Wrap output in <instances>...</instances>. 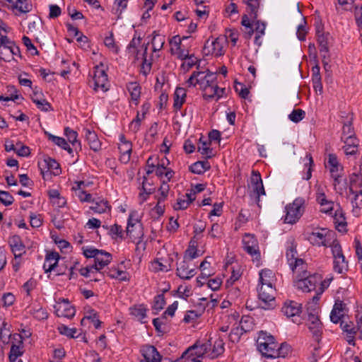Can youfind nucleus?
I'll use <instances>...</instances> for the list:
<instances>
[{
  "instance_id": "nucleus-1",
  "label": "nucleus",
  "mask_w": 362,
  "mask_h": 362,
  "mask_svg": "<svg viewBox=\"0 0 362 362\" xmlns=\"http://www.w3.org/2000/svg\"><path fill=\"white\" fill-rule=\"evenodd\" d=\"M82 252L86 258H93L94 259V264L92 265L97 272L100 271L109 264L112 260V255L110 252L103 250H98L93 246H83Z\"/></svg>"
},
{
  "instance_id": "nucleus-2",
  "label": "nucleus",
  "mask_w": 362,
  "mask_h": 362,
  "mask_svg": "<svg viewBox=\"0 0 362 362\" xmlns=\"http://www.w3.org/2000/svg\"><path fill=\"white\" fill-rule=\"evenodd\" d=\"M296 247L295 240L293 238H288L286 245V257L292 272L300 274L305 272V263L301 258L298 257Z\"/></svg>"
},
{
  "instance_id": "nucleus-3",
  "label": "nucleus",
  "mask_w": 362,
  "mask_h": 362,
  "mask_svg": "<svg viewBox=\"0 0 362 362\" xmlns=\"http://www.w3.org/2000/svg\"><path fill=\"white\" fill-rule=\"evenodd\" d=\"M257 346L263 356L275 358L274 354H276L275 349L277 347V342L272 334L263 331L259 332L257 339Z\"/></svg>"
},
{
  "instance_id": "nucleus-4",
  "label": "nucleus",
  "mask_w": 362,
  "mask_h": 362,
  "mask_svg": "<svg viewBox=\"0 0 362 362\" xmlns=\"http://www.w3.org/2000/svg\"><path fill=\"white\" fill-rule=\"evenodd\" d=\"M305 209V199L297 197L293 202L285 207L286 215L284 218L285 223L294 224L302 216Z\"/></svg>"
},
{
  "instance_id": "nucleus-5",
  "label": "nucleus",
  "mask_w": 362,
  "mask_h": 362,
  "mask_svg": "<svg viewBox=\"0 0 362 362\" xmlns=\"http://www.w3.org/2000/svg\"><path fill=\"white\" fill-rule=\"evenodd\" d=\"M216 79L215 74L209 71H194L187 81L189 87H194L199 85L201 89L206 88L214 83Z\"/></svg>"
},
{
  "instance_id": "nucleus-6",
  "label": "nucleus",
  "mask_w": 362,
  "mask_h": 362,
  "mask_svg": "<svg viewBox=\"0 0 362 362\" xmlns=\"http://www.w3.org/2000/svg\"><path fill=\"white\" fill-rule=\"evenodd\" d=\"M275 289L273 286H259L258 296L261 301L260 306L265 310L273 308L275 306Z\"/></svg>"
},
{
  "instance_id": "nucleus-7",
  "label": "nucleus",
  "mask_w": 362,
  "mask_h": 362,
  "mask_svg": "<svg viewBox=\"0 0 362 362\" xmlns=\"http://www.w3.org/2000/svg\"><path fill=\"white\" fill-rule=\"evenodd\" d=\"M311 305L308 307V328L313 333L315 340L319 341L320 335L322 334V324L320 321L318 316L316 315L317 308L316 305L311 303Z\"/></svg>"
},
{
  "instance_id": "nucleus-8",
  "label": "nucleus",
  "mask_w": 362,
  "mask_h": 362,
  "mask_svg": "<svg viewBox=\"0 0 362 362\" xmlns=\"http://www.w3.org/2000/svg\"><path fill=\"white\" fill-rule=\"evenodd\" d=\"M226 39L224 37H218L212 40H207L204 47L205 54H211L215 57L223 55Z\"/></svg>"
},
{
  "instance_id": "nucleus-9",
  "label": "nucleus",
  "mask_w": 362,
  "mask_h": 362,
  "mask_svg": "<svg viewBox=\"0 0 362 362\" xmlns=\"http://www.w3.org/2000/svg\"><path fill=\"white\" fill-rule=\"evenodd\" d=\"M305 272H301L300 274H298V281H296V286L298 288L302 290L303 292H310L315 290L316 286L320 283L321 280V276L319 274H314L303 277Z\"/></svg>"
},
{
  "instance_id": "nucleus-10",
  "label": "nucleus",
  "mask_w": 362,
  "mask_h": 362,
  "mask_svg": "<svg viewBox=\"0 0 362 362\" xmlns=\"http://www.w3.org/2000/svg\"><path fill=\"white\" fill-rule=\"evenodd\" d=\"M93 88L95 90H102L107 91L108 90L107 75L104 69L103 65H97L93 71Z\"/></svg>"
},
{
  "instance_id": "nucleus-11",
  "label": "nucleus",
  "mask_w": 362,
  "mask_h": 362,
  "mask_svg": "<svg viewBox=\"0 0 362 362\" xmlns=\"http://www.w3.org/2000/svg\"><path fill=\"white\" fill-rule=\"evenodd\" d=\"M127 234L134 241H139L144 236L142 224L137 218H133L132 214H131L128 218Z\"/></svg>"
},
{
  "instance_id": "nucleus-12",
  "label": "nucleus",
  "mask_w": 362,
  "mask_h": 362,
  "mask_svg": "<svg viewBox=\"0 0 362 362\" xmlns=\"http://www.w3.org/2000/svg\"><path fill=\"white\" fill-rule=\"evenodd\" d=\"M140 353L144 359L140 362H161L163 356L157 349L150 344H145L140 349Z\"/></svg>"
},
{
  "instance_id": "nucleus-13",
  "label": "nucleus",
  "mask_w": 362,
  "mask_h": 362,
  "mask_svg": "<svg viewBox=\"0 0 362 362\" xmlns=\"http://www.w3.org/2000/svg\"><path fill=\"white\" fill-rule=\"evenodd\" d=\"M327 167L334 180V185L336 186L340 182L341 171L342 170V167L339 164L336 155L329 154Z\"/></svg>"
},
{
  "instance_id": "nucleus-14",
  "label": "nucleus",
  "mask_w": 362,
  "mask_h": 362,
  "mask_svg": "<svg viewBox=\"0 0 362 362\" xmlns=\"http://www.w3.org/2000/svg\"><path fill=\"white\" fill-rule=\"evenodd\" d=\"M317 40L320 47V52L322 58V62L325 65L328 64L327 59L329 57V40L330 38L329 34L322 33L319 29L317 30Z\"/></svg>"
},
{
  "instance_id": "nucleus-15",
  "label": "nucleus",
  "mask_w": 362,
  "mask_h": 362,
  "mask_svg": "<svg viewBox=\"0 0 362 362\" xmlns=\"http://www.w3.org/2000/svg\"><path fill=\"white\" fill-rule=\"evenodd\" d=\"M210 344L205 343L202 344H194L193 346L189 347L185 350L182 354V358L185 357H197L203 358L205 355L208 356L209 349Z\"/></svg>"
},
{
  "instance_id": "nucleus-16",
  "label": "nucleus",
  "mask_w": 362,
  "mask_h": 362,
  "mask_svg": "<svg viewBox=\"0 0 362 362\" xmlns=\"http://www.w3.org/2000/svg\"><path fill=\"white\" fill-rule=\"evenodd\" d=\"M316 201L320 205V211L325 214L331 213L334 202L327 198L324 189L320 185H316Z\"/></svg>"
},
{
  "instance_id": "nucleus-17",
  "label": "nucleus",
  "mask_w": 362,
  "mask_h": 362,
  "mask_svg": "<svg viewBox=\"0 0 362 362\" xmlns=\"http://www.w3.org/2000/svg\"><path fill=\"white\" fill-rule=\"evenodd\" d=\"M251 187L253 195L255 197L256 202L259 205V197L261 195H265V190L263 186L262 180L259 173L252 172L251 176Z\"/></svg>"
},
{
  "instance_id": "nucleus-18",
  "label": "nucleus",
  "mask_w": 362,
  "mask_h": 362,
  "mask_svg": "<svg viewBox=\"0 0 362 362\" xmlns=\"http://www.w3.org/2000/svg\"><path fill=\"white\" fill-rule=\"evenodd\" d=\"M331 232L325 228H321L313 231L308 235V240L314 245L327 246L328 237Z\"/></svg>"
},
{
  "instance_id": "nucleus-19",
  "label": "nucleus",
  "mask_w": 362,
  "mask_h": 362,
  "mask_svg": "<svg viewBox=\"0 0 362 362\" xmlns=\"http://www.w3.org/2000/svg\"><path fill=\"white\" fill-rule=\"evenodd\" d=\"M119 151L120 153V160L123 163H127L130 160L132 151V144L128 141L124 135L121 134L119 137Z\"/></svg>"
},
{
  "instance_id": "nucleus-20",
  "label": "nucleus",
  "mask_w": 362,
  "mask_h": 362,
  "mask_svg": "<svg viewBox=\"0 0 362 362\" xmlns=\"http://www.w3.org/2000/svg\"><path fill=\"white\" fill-rule=\"evenodd\" d=\"M185 39H187V37L182 39L179 35H175L170 41L171 53L181 60L189 55L188 51L182 48V40Z\"/></svg>"
},
{
  "instance_id": "nucleus-21",
  "label": "nucleus",
  "mask_w": 362,
  "mask_h": 362,
  "mask_svg": "<svg viewBox=\"0 0 362 362\" xmlns=\"http://www.w3.org/2000/svg\"><path fill=\"white\" fill-rule=\"evenodd\" d=\"M346 305L341 300H336L330 313L331 321L335 324L343 322L342 319L346 315Z\"/></svg>"
},
{
  "instance_id": "nucleus-22",
  "label": "nucleus",
  "mask_w": 362,
  "mask_h": 362,
  "mask_svg": "<svg viewBox=\"0 0 362 362\" xmlns=\"http://www.w3.org/2000/svg\"><path fill=\"white\" fill-rule=\"evenodd\" d=\"M55 312L58 317L71 318L75 315V309L69 303L68 300H63L55 306Z\"/></svg>"
},
{
  "instance_id": "nucleus-23",
  "label": "nucleus",
  "mask_w": 362,
  "mask_h": 362,
  "mask_svg": "<svg viewBox=\"0 0 362 362\" xmlns=\"http://www.w3.org/2000/svg\"><path fill=\"white\" fill-rule=\"evenodd\" d=\"M173 259L170 257L159 258L151 262V269L155 272H167L172 269Z\"/></svg>"
},
{
  "instance_id": "nucleus-24",
  "label": "nucleus",
  "mask_w": 362,
  "mask_h": 362,
  "mask_svg": "<svg viewBox=\"0 0 362 362\" xmlns=\"http://www.w3.org/2000/svg\"><path fill=\"white\" fill-rule=\"evenodd\" d=\"M189 260L183 258L177 267V275L182 279H190L196 274L194 268L189 269Z\"/></svg>"
},
{
  "instance_id": "nucleus-25",
  "label": "nucleus",
  "mask_w": 362,
  "mask_h": 362,
  "mask_svg": "<svg viewBox=\"0 0 362 362\" xmlns=\"http://www.w3.org/2000/svg\"><path fill=\"white\" fill-rule=\"evenodd\" d=\"M244 250L252 256L257 255L258 252V244L256 238L250 235L246 234L243 238Z\"/></svg>"
},
{
  "instance_id": "nucleus-26",
  "label": "nucleus",
  "mask_w": 362,
  "mask_h": 362,
  "mask_svg": "<svg viewBox=\"0 0 362 362\" xmlns=\"http://www.w3.org/2000/svg\"><path fill=\"white\" fill-rule=\"evenodd\" d=\"M59 260V255L57 252H51L47 254L43 264L45 273L54 270Z\"/></svg>"
},
{
  "instance_id": "nucleus-27",
  "label": "nucleus",
  "mask_w": 362,
  "mask_h": 362,
  "mask_svg": "<svg viewBox=\"0 0 362 362\" xmlns=\"http://www.w3.org/2000/svg\"><path fill=\"white\" fill-rule=\"evenodd\" d=\"M281 311L288 317H295L300 313L301 307L297 302L288 301L284 303Z\"/></svg>"
},
{
  "instance_id": "nucleus-28",
  "label": "nucleus",
  "mask_w": 362,
  "mask_h": 362,
  "mask_svg": "<svg viewBox=\"0 0 362 362\" xmlns=\"http://www.w3.org/2000/svg\"><path fill=\"white\" fill-rule=\"evenodd\" d=\"M8 243L16 258L21 257L25 252V246L22 243L19 236H12L9 239Z\"/></svg>"
},
{
  "instance_id": "nucleus-29",
  "label": "nucleus",
  "mask_w": 362,
  "mask_h": 362,
  "mask_svg": "<svg viewBox=\"0 0 362 362\" xmlns=\"http://www.w3.org/2000/svg\"><path fill=\"white\" fill-rule=\"evenodd\" d=\"M194 199V193H186L185 195L177 198L176 203L173 205V208L175 210L186 209Z\"/></svg>"
},
{
  "instance_id": "nucleus-30",
  "label": "nucleus",
  "mask_w": 362,
  "mask_h": 362,
  "mask_svg": "<svg viewBox=\"0 0 362 362\" xmlns=\"http://www.w3.org/2000/svg\"><path fill=\"white\" fill-rule=\"evenodd\" d=\"M85 136L90 148L92 150L98 151L100 149L101 143L95 132L86 129Z\"/></svg>"
},
{
  "instance_id": "nucleus-31",
  "label": "nucleus",
  "mask_w": 362,
  "mask_h": 362,
  "mask_svg": "<svg viewBox=\"0 0 362 362\" xmlns=\"http://www.w3.org/2000/svg\"><path fill=\"white\" fill-rule=\"evenodd\" d=\"M147 49L148 46L147 45H143L141 46V52L139 59L142 61V64L141 66V73L144 74V76H146L149 74L151 69V59H147Z\"/></svg>"
},
{
  "instance_id": "nucleus-32",
  "label": "nucleus",
  "mask_w": 362,
  "mask_h": 362,
  "mask_svg": "<svg viewBox=\"0 0 362 362\" xmlns=\"http://www.w3.org/2000/svg\"><path fill=\"white\" fill-rule=\"evenodd\" d=\"M11 45L12 41L8 38H5L4 42L0 44V59L6 62L12 60Z\"/></svg>"
},
{
  "instance_id": "nucleus-33",
  "label": "nucleus",
  "mask_w": 362,
  "mask_h": 362,
  "mask_svg": "<svg viewBox=\"0 0 362 362\" xmlns=\"http://www.w3.org/2000/svg\"><path fill=\"white\" fill-rule=\"evenodd\" d=\"M354 197L351 198L352 213L355 216H358L362 209V189L354 191L351 193Z\"/></svg>"
},
{
  "instance_id": "nucleus-34",
  "label": "nucleus",
  "mask_w": 362,
  "mask_h": 362,
  "mask_svg": "<svg viewBox=\"0 0 362 362\" xmlns=\"http://www.w3.org/2000/svg\"><path fill=\"white\" fill-rule=\"evenodd\" d=\"M358 188H362V174L360 169H356L350 175L349 192L354 193Z\"/></svg>"
},
{
  "instance_id": "nucleus-35",
  "label": "nucleus",
  "mask_w": 362,
  "mask_h": 362,
  "mask_svg": "<svg viewBox=\"0 0 362 362\" xmlns=\"http://www.w3.org/2000/svg\"><path fill=\"white\" fill-rule=\"evenodd\" d=\"M48 195L52 204L57 208L64 207L66 204V199L62 197L57 189H50Z\"/></svg>"
},
{
  "instance_id": "nucleus-36",
  "label": "nucleus",
  "mask_w": 362,
  "mask_h": 362,
  "mask_svg": "<svg viewBox=\"0 0 362 362\" xmlns=\"http://www.w3.org/2000/svg\"><path fill=\"white\" fill-rule=\"evenodd\" d=\"M187 96L186 90L183 88H177L174 93L173 108L175 111L180 110L185 103Z\"/></svg>"
},
{
  "instance_id": "nucleus-37",
  "label": "nucleus",
  "mask_w": 362,
  "mask_h": 362,
  "mask_svg": "<svg viewBox=\"0 0 362 362\" xmlns=\"http://www.w3.org/2000/svg\"><path fill=\"white\" fill-rule=\"evenodd\" d=\"M141 38L139 36L134 35L127 47L128 53L134 56L136 60H139L141 56V47L138 49L141 44Z\"/></svg>"
},
{
  "instance_id": "nucleus-38",
  "label": "nucleus",
  "mask_w": 362,
  "mask_h": 362,
  "mask_svg": "<svg viewBox=\"0 0 362 362\" xmlns=\"http://www.w3.org/2000/svg\"><path fill=\"white\" fill-rule=\"evenodd\" d=\"M84 185L83 182H78L76 187H73L76 196L82 202H92L93 199L90 194L83 190L82 186Z\"/></svg>"
},
{
  "instance_id": "nucleus-39",
  "label": "nucleus",
  "mask_w": 362,
  "mask_h": 362,
  "mask_svg": "<svg viewBox=\"0 0 362 362\" xmlns=\"http://www.w3.org/2000/svg\"><path fill=\"white\" fill-rule=\"evenodd\" d=\"M274 278V274L272 270L267 269H262L259 272L260 286H273Z\"/></svg>"
},
{
  "instance_id": "nucleus-40",
  "label": "nucleus",
  "mask_w": 362,
  "mask_h": 362,
  "mask_svg": "<svg viewBox=\"0 0 362 362\" xmlns=\"http://www.w3.org/2000/svg\"><path fill=\"white\" fill-rule=\"evenodd\" d=\"M93 205L90 209L96 214H103L110 210V206L107 201L104 199H98L97 200L93 199L92 202Z\"/></svg>"
},
{
  "instance_id": "nucleus-41",
  "label": "nucleus",
  "mask_w": 362,
  "mask_h": 362,
  "mask_svg": "<svg viewBox=\"0 0 362 362\" xmlns=\"http://www.w3.org/2000/svg\"><path fill=\"white\" fill-rule=\"evenodd\" d=\"M334 221L336 225V228L339 232L346 231V221L344 213L341 209H337L334 216Z\"/></svg>"
},
{
  "instance_id": "nucleus-42",
  "label": "nucleus",
  "mask_w": 362,
  "mask_h": 362,
  "mask_svg": "<svg viewBox=\"0 0 362 362\" xmlns=\"http://www.w3.org/2000/svg\"><path fill=\"white\" fill-rule=\"evenodd\" d=\"M224 341L221 337H218L214 344L213 349L211 351H209L208 357L210 358H215L218 356L221 355L224 349Z\"/></svg>"
},
{
  "instance_id": "nucleus-43",
  "label": "nucleus",
  "mask_w": 362,
  "mask_h": 362,
  "mask_svg": "<svg viewBox=\"0 0 362 362\" xmlns=\"http://www.w3.org/2000/svg\"><path fill=\"white\" fill-rule=\"evenodd\" d=\"M333 268L338 274H343L348 270V261L345 256L334 259Z\"/></svg>"
},
{
  "instance_id": "nucleus-44",
  "label": "nucleus",
  "mask_w": 362,
  "mask_h": 362,
  "mask_svg": "<svg viewBox=\"0 0 362 362\" xmlns=\"http://www.w3.org/2000/svg\"><path fill=\"white\" fill-rule=\"evenodd\" d=\"M211 166L208 161H197L193 163L189 169L194 174H202L210 169Z\"/></svg>"
},
{
  "instance_id": "nucleus-45",
  "label": "nucleus",
  "mask_w": 362,
  "mask_h": 362,
  "mask_svg": "<svg viewBox=\"0 0 362 362\" xmlns=\"http://www.w3.org/2000/svg\"><path fill=\"white\" fill-rule=\"evenodd\" d=\"M127 90L130 93L132 100L134 102L135 105H137L141 95L140 86L136 83H129L127 85Z\"/></svg>"
},
{
  "instance_id": "nucleus-46",
  "label": "nucleus",
  "mask_w": 362,
  "mask_h": 362,
  "mask_svg": "<svg viewBox=\"0 0 362 362\" xmlns=\"http://www.w3.org/2000/svg\"><path fill=\"white\" fill-rule=\"evenodd\" d=\"M32 5L28 0H17L13 1L12 10H18L21 13H28L31 11Z\"/></svg>"
},
{
  "instance_id": "nucleus-47",
  "label": "nucleus",
  "mask_w": 362,
  "mask_h": 362,
  "mask_svg": "<svg viewBox=\"0 0 362 362\" xmlns=\"http://www.w3.org/2000/svg\"><path fill=\"white\" fill-rule=\"evenodd\" d=\"M131 315L134 316L138 320L142 323L146 322L144 320L146 317V309L143 305H139L130 308Z\"/></svg>"
},
{
  "instance_id": "nucleus-48",
  "label": "nucleus",
  "mask_w": 362,
  "mask_h": 362,
  "mask_svg": "<svg viewBox=\"0 0 362 362\" xmlns=\"http://www.w3.org/2000/svg\"><path fill=\"white\" fill-rule=\"evenodd\" d=\"M86 320H90L95 329H99L101 325V322L99 320L98 313L94 310H90L86 313V315L81 320L83 325Z\"/></svg>"
},
{
  "instance_id": "nucleus-49",
  "label": "nucleus",
  "mask_w": 362,
  "mask_h": 362,
  "mask_svg": "<svg viewBox=\"0 0 362 362\" xmlns=\"http://www.w3.org/2000/svg\"><path fill=\"white\" fill-rule=\"evenodd\" d=\"M48 138L54 144L61 147L62 148L67 151L69 153H71L73 152L72 148L69 146V144L66 141V140L64 138L54 136L51 134H48Z\"/></svg>"
},
{
  "instance_id": "nucleus-50",
  "label": "nucleus",
  "mask_w": 362,
  "mask_h": 362,
  "mask_svg": "<svg viewBox=\"0 0 362 362\" xmlns=\"http://www.w3.org/2000/svg\"><path fill=\"white\" fill-rule=\"evenodd\" d=\"M266 24L262 22L257 21L255 23V43L258 46L262 45L261 37L264 35Z\"/></svg>"
},
{
  "instance_id": "nucleus-51",
  "label": "nucleus",
  "mask_w": 362,
  "mask_h": 362,
  "mask_svg": "<svg viewBox=\"0 0 362 362\" xmlns=\"http://www.w3.org/2000/svg\"><path fill=\"white\" fill-rule=\"evenodd\" d=\"M332 280V277L325 279L324 281H322V279L320 280L319 283L320 284V286L316 292V296H313V304H317L320 299V295H321L325 291V290L329 287Z\"/></svg>"
},
{
  "instance_id": "nucleus-52",
  "label": "nucleus",
  "mask_w": 362,
  "mask_h": 362,
  "mask_svg": "<svg viewBox=\"0 0 362 362\" xmlns=\"http://www.w3.org/2000/svg\"><path fill=\"white\" fill-rule=\"evenodd\" d=\"M275 349V358L279 357L285 358L291 354V346L286 343H282L280 346L277 345Z\"/></svg>"
},
{
  "instance_id": "nucleus-53",
  "label": "nucleus",
  "mask_w": 362,
  "mask_h": 362,
  "mask_svg": "<svg viewBox=\"0 0 362 362\" xmlns=\"http://www.w3.org/2000/svg\"><path fill=\"white\" fill-rule=\"evenodd\" d=\"M146 180V177H144V181L142 182V187L141 189V192L139 194V199L140 204H143L144 202L147 200L148 196L153 193L154 189L149 187L148 188L146 185L145 181Z\"/></svg>"
},
{
  "instance_id": "nucleus-54",
  "label": "nucleus",
  "mask_w": 362,
  "mask_h": 362,
  "mask_svg": "<svg viewBox=\"0 0 362 362\" xmlns=\"http://www.w3.org/2000/svg\"><path fill=\"white\" fill-rule=\"evenodd\" d=\"M22 342L19 345L13 344L11 347L8 358L10 362H15L18 357L23 354Z\"/></svg>"
},
{
  "instance_id": "nucleus-55",
  "label": "nucleus",
  "mask_w": 362,
  "mask_h": 362,
  "mask_svg": "<svg viewBox=\"0 0 362 362\" xmlns=\"http://www.w3.org/2000/svg\"><path fill=\"white\" fill-rule=\"evenodd\" d=\"M108 276L112 279H117L121 281H125L127 279V272L116 267H112L110 269Z\"/></svg>"
},
{
  "instance_id": "nucleus-56",
  "label": "nucleus",
  "mask_w": 362,
  "mask_h": 362,
  "mask_svg": "<svg viewBox=\"0 0 362 362\" xmlns=\"http://www.w3.org/2000/svg\"><path fill=\"white\" fill-rule=\"evenodd\" d=\"M198 151L207 158L211 157L212 149L210 148L209 143L207 141H202V139H200Z\"/></svg>"
},
{
  "instance_id": "nucleus-57",
  "label": "nucleus",
  "mask_w": 362,
  "mask_h": 362,
  "mask_svg": "<svg viewBox=\"0 0 362 362\" xmlns=\"http://www.w3.org/2000/svg\"><path fill=\"white\" fill-rule=\"evenodd\" d=\"M30 314L33 315V317L37 320H44L47 319L48 317V314L45 308L42 307L38 306L36 308H32L30 310Z\"/></svg>"
},
{
  "instance_id": "nucleus-58",
  "label": "nucleus",
  "mask_w": 362,
  "mask_h": 362,
  "mask_svg": "<svg viewBox=\"0 0 362 362\" xmlns=\"http://www.w3.org/2000/svg\"><path fill=\"white\" fill-rule=\"evenodd\" d=\"M168 191L169 185L166 183L165 181H163L162 185L158 189V194L156 197L159 202H163L166 199Z\"/></svg>"
},
{
  "instance_id": "nucleus-59",
  "label": "nucleus",
  "mask_w": 362,
  "mask_h": 362,
  "mask_svg": "<svg viewBox=\"0 0 362 362\" xmlns=\"http://www.w3.org/2000/svg\"><path fill=\"white\" fill-rule=\"evenodd\" d=\"M305 115V111L301 109L293 110L288 115V118L291 121L298 123L301 121Z\"/></svg>"
},
{
  "instance_id": "nucleus-60",
  "label": "nucleus",
  "mask_w": 362,
  "mask_h": 362,
  "mask_svg": "<svg viewBox=\"0 0 362 362\" xmlns=\"http://www.w3.org/2000/svg\"><path fill=\"white\" fill-rule=\"evenodd\" d=\"M182 60L184 62L182 64L181 66L185 71H189L197 62V59L193 54H189L188 57H187Z\"/></svg>"
},
{
  "instance_id": "nucleus-61",
  "label": "nucleus",
  "mask_w": 362,
  "mask_h": 362,
  "mask_svg": "<svg viewBox=\"0 0 362 362\" xmlns=\"http://www.w3.org/2000/svg\"><path fill=\"white\" fill-rule=\"evenodd\" d=\"M64 134L67 137L69 142L71 143L74 146H75L77 144H79L77 139L78 134L76 131H74L69 127H66L64 129Z\"/></svg>"
},
{
  "instance_id": "nucleus-62",
  "label": "nucleus",
  "mask_w": 362,
  "mask_h": 362,
  "mask_svg": "<svg viewBox=\"0 0 362 362\" xmlns=\"http://www.w3.org/2000/svg\"><path fill=\"white\" fill-rule=\"evenodd\" d=\"M14 202L13 197L6 191L0 190V203L6 206L11 205Z\"/></svg>"
},
{
  "instance_id": "nucleus-63",
  "label": "nucleus",
  "mask_w": 362,
  "mask_h": 362,
  "mask_svg": "<svg viewBox=\"0 0 362 362\" xmlns=\"http://www.w3.org/2000/svg\"><path fill=\"white\" fill-rule=\"evenodd\" d=\"M243 331L245 332L243 326L241 327H235L233 328L229 334L230 341H231L232 342H238Z\"/></svg>"
},
{
  "instance_id": "nucleus-64",
  "label": "nucleus",
  "mask_w": 362,
  "mask_h": 362,
  "mask_svg": "<svg viewBox=\"0 0 362 362\" xmlns=\"http://www.w3.org/2000/svg\"><path fill=\"white\" fill-rule=\"evenodd\" d=\"M243 2L247 6L248 9L251 15H254L255 18L257 16V12L258 8L259 6L260 0H243Z\"/></svg>"
}]
</instances>
